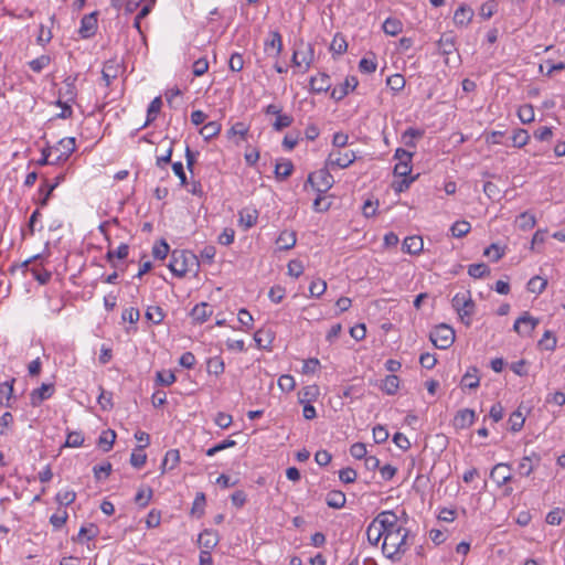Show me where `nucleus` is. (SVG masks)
Instances as JSON below:
<instances>
[{"mask_svg":"<svg viewBox=\"0 0 565 565\" xmlns=\"http://www.w3.org/2000/svg\"><path fill=\"white\" fill-rule=\"evenodd\" d=\"M54 392L53 384L43 383L39 388L33 390L30 394L31 405L39 406L43 401L50 398Z\"/></svg>","mask_w":565,"mask_h":565,"instance_id":"2eb2a0df","label":"nucleus"},{"mask_svg":"<svg viewBox=\"0 0 565 565\" xmlns=\"http://www.w3.org/2000/svg\"><path fill=\"white\" fill-rule=\"evenodd\" d=\"M295 58H300L302 64L306 65V71L309 70L315 60V49L310 43H300V47L295 50Z\"/></svg>","mask_w":565,"mask_h":565,"instance_id":"f3484780","label":"nucleus"},{"mask_svg":"<svg viewBox=\"0 0 565 565\" xmlns=\"http://www.w3.org/2000/svg\"><path fill=\"white\" fill-rule=\"evenodd\" d=\"M320 395V388L318 385H307L298 393L299 403H312L317 401Z\"/></svg>","mask_w":565,"mask_h":565,"instance_id":"393cba45","label":"nucleus"},{"mask_svg":"<svg viewBox=\"0 0 565 565\" xmlns=\"http://www.w3.org/2000/svg\"><path fill=\"white\" fill-rule=\"evenodd\" d=\"M516 224L520 230L529 231L532 230L536 224V218L529 212H523L516 217Z\"/></svg>","mask_w":565,"mask_h":565,"instance_id":"c9c22d12","label":"nucleus"},{"mask_svg":"<svg viewBox=\"0 0 565 565\" xmlns=\"http://www.w3.org/2000/svg\"><path fill=\"white\" fill-rule=\"evenodd\" d=\"M258 213L256 210L244 209L239 212V222L246 228L254 226L257 222Z\"/></svg>","mask_w":565,"mask_h":565,"instance_id":"e433bc0d","label":"nucleus"},{"mask_svg":"<svg viewBox=\"0 0 565 565\" xmlns=\"http://www.w3.org/2000/svg\"><path fill=\"white\" fill-rule=\"evenodd\" d=\"M473 17V10L468 6H460L454 14V22L456 25H467Z\"/></svg>","mask_w":565,"mask_h":565,"instance_id":"5701e85b","label":"nucleus"},{"mask_svg":"<svg viewBox=\"0 0 565 565\" xmlns=\"http://www.w3.org/2000/svg\"><path fill=\"white\" fill-rule=\"evenodd\" d=\"M366 537L371 545L376 546L382 537H384V530H381L375 521L373 520L366 529Z\"/></svg>","mask_w":565,"mask_h":565,"instance_id":"c85d7f7f","label":"nucleus"},{"mask_svg":"<svg viewBox=\"0 0 565 565\" xmlns=\"http://www.w3.org/2000/svg\"><path fill=\"white\" fill-rule=\"evenodd\" d=\"M194 264H196L195 255L174 249L171 253L169 269L177 277H183L190 270V265Z\"/></svg>","mask_w":565,"mask_h":565,"instance_id":"7ed1b4c3","label":"nucleus"},{"mask_svg":"<svg viewBox=\"0 0 565 565\" xmlns=\"http://www.w3.org/2000/svg\"><path fill=\"white\" fill-rule=\"evenodd\" d=\"M310 90L315 94L326 93L331 87L330 76L326 73H320L310 78Z\"/></svg>","mask_w":565,"mask_h":565,"instance_id":"dca6fc26","label":"nucleus"},{"mask_svg":"<svg viewBox=\"0 0 565 565\" xmlns=\"http://www.w3.org/2000/svg\"><path fill=\"white\" fill-rule=\"evenodd\" d=\"M423 238L420 236H408L403 242V252L417 255L423 250Z\"/></svg>","mask_w":565,"mask_h":565,"instance_id":"aec40b11","label":"nucleus"},{"mask_svg":"<svg viewBox=\"0 0 565 565\" xmlns=\"http://www.w3.org/2000/svg\"><path fill=\"white\" fill-rule=\"evenodd\" d=\"M296 233L289 231H282L276 241L279 249L284 250L292 248L296 245Z\"/></svg>","mask_w":565,"mask_h":565,"instance_id":"bb28decb","label":"nucleus"},{"mask_svg":"<svg viewBox=\"0 0 565 565\" xmlns=\"http://www.w3.org/2000/svg\"><path fill=\"white\" fill-rule=\"evenodd\" d=\"M329 167H324L313 173H310L308 177V182L315 188L319 193H324L330 190L334 183V179L332 174L328 170Z\"/></svg>","mask_w":565,"mask_h":565,"instance_id":"423d86ee","label":"nucleus"},{"mask_svg":"<svg viewBox=\"0 0 565 565\" xmlns=\"http://www.w3.org/2000/svg\"><path fill=\"white\" fill-rule=\"evenodd\" d=\"M199 543L206 550L210 551L214 548L217 543L218 539L216 534L211 530H204L200 536H199Z\"/></svg>","mask_w":565,"mask_h":565,"instance_id":"c756f323","label":"nucleus"},{"mask_svg":"<svg viewBox=\"0 0 565 565\" xmlns=\"http://www.w3.org/2000/svg\"><path fill=\"white\" fill-rule=\"evenodd\" d=\"M510 470V463H497L490 471V478L497 483L498 487H503L512 480Z\"/></svg>","mask_w":565,"mask_h":565,"instance_id":"9d476101","label":"nucleus"},{"mask_svg":"<svg viewBox=\"0 0 565 565\" xmlns=\"http://www.w3.org/2000/svg\"><path fill=\"white\" fill-rule=\"evenodd\" d=\"M541 462L540 454L531 451L522 457L519 462L518 471L522 477H529Z\"/></svg>","mask_w":565,"mask_h":565,"instance_id":"1a4fd4ad","label":"nucleus"},{"mask_svg":"<svg viewBox=\"0 0 565 565\" xmlns=\"http://www.w3.org/2000/svg\"><path fill=\"white\" fill-rule=\"evenodd\" d=\"M14 383L15 379L13 377L0 384V404L9 408L12 407L11 399L13 397Z\"/></svg>","mask_w":565,"mask_h":565,"instance_id":"6ab92c4d","label":"nucleus"},{"mask_svg":"<svg viewBox=\"0 0 565 565\" xmlns=\"http://www.w3.org/2000/svg\"><path fill=\"white\" fill-rule=\"evenodd\" d=\"M468 274L472 277V278H483L486 277L487 275L490 274V268L487 264L484 263H479V264H471L469 267H468Z\"/></svg>","mask_w":565,"mask_h":565,"instance_id":"c03bdc74","label":"nucleus"},{"mask_svg":"<svg viewBox=\"0 0 565 565\" xmlns=\"http://www.w3.org/2000/svg\"><path fill=\"white\" fill-rule=\"evenodd\" d=\"M408 539L409 530L403 526L398 530H394V532L386 533L382 544L383 554L392 561L399 559L412 545Z\"/></svg>","mask_w":565,"mask_h":565,"instance_id":"f257e3e1","label":"nucleus"},{"mask_svg":"<svg viewBox=\"0 0 565 565\" xmlns=\"http://www.w3.org/2000/svg\"><path fill=\"white\" fill-rule=\"evenodd\" d=\"M119 64L115 60H109L105 62L102 77L105 81L106 86H109L111 81L118 76Z\"/></svg>","mask_w":565,"mask_h":565,"instance_id":"4be33fe9","label":"nucleus"},{"mask_svg":"<svg viewBox=\"0 0 565 565\" xmlns=\"http://www.w3.org/2000/svg\"><path fill=\"white\" fill-rule=\"evenodd\" d=\"M294 171V164L291 161L287 160L282 163H277L275 167V174L277 179L284 180L291 175Z\"/></svg>","mask_w":565,"mask_h":565,"instance_id":"a18cd8bd","label":"nucleus"},{"mask_svg":"<svg viewBox=\"0 0 565 565\" xmlns=\"http://www.w3.org/2000/svg\"><path fill=\"white\" fill-rule=\"evenodd\" d=\"M51 62V57L49 55H41L32 61L29 62L30 68L35 72L40 73L44 67H46Z\"/></svg>","mask_w":565,"mask_h":565,"instance_id":"13d9d810","label":"nucleus"},{"mask_svg":"<svg viewBox=\"0 0 565 565\" xmlns=\"http://www.w3.org/2000/svg\"><path fill=\"white\" fill-rule=\"evenodd\" d=\"M294 122V118L287 114H278L276 116L275 121L273 122V128L276 131H281L285 128H288Z\"/></svg>","mask_w":565,"mask_h":565,"instance_id":"de8ad7c7","label":"nucleus"},{"mask_svg":"<svg viewBox=\"0 0 565 565\" xmlns=\"http://www.w3.org/2000/svg\"><path fill=\"white\" fill-rule=\"evenodd\" d=\"M387 86L395 93L401 92L405 86V78L401 74H393L386 79Z\"/></svg>","mask_w":565,"mask_h":565,"instance_id":"8fccbe9b","label":"nucleus"},{"mask_svg":"<svg viewBox=\"0 0 565 565\" xmlns=\"http://www.w3.org/2000/svg\"><path fill=\"white\" fill-rule=\"evenodd\" d=\"M84 443V436L81 431H71L67 434L65 447H79Z\"/></svg>","mask_w":565,"mask_h":565,"instance_id":"0e129e2a","label":"nucleus"},{"mask_svg":"<svg viewBox=\"0 0 565 565\" xmlns=\"http://www.w3.org/2000/svg\"><path fill=\"white\" fill-rule=\"evenodd\" d=\"M546 285H547L546 279H544L540 276H534L527 282V290L532 294L540 295L544 291V289L546 288Z\"/></svg>","mask_w":565,"mask_h":565,"instance_id":"79ce46f5","label":"nucleus"},{"mask_svg":"<svg viewBox=\"0 0 565 565\" xmlns=\"http://www.w3.org/2000/svg\"><path fill=\"white\" fill-rule=\"evenodd\" d=\"M359 84L355 76H348L344 82L339 86L334 87L330 94L331 98L335 102L342 100L350 90H354Z\"/></svg>","mask_w":565,"mask_h":565,"instance_id":"4468645a","label":"nucleus"},{"mask_svg":"<svg viewBox=\"0 0 565 565\" xmlns=\"http://www.w3.org/2000/svg\"><path fill=\"white\" fill-rule=\"evenodd\" d=\"M221 124L217 122V121H210L207 124H205L201 129H200V135L205 139V140H210L211 138L217 136L221 131Z\"/></svg>","mask_w":565,"mask_h":565,"instance_id":"58836bf2","label":"nucleus"},{"mask_svg":"<svg viewBox=\"0 0 565 565\" xmlns=\"http://www.w3.org/2000/svg\"><path fill=\"white\" fill-rule=\"evenodd\" d=\"M147 320L151 321L154 324H159L162 322L164 318L163 310L158 306L148 307L146 311Z\"/></svg>","mask_w":565,"mask_h":565,"instance_id":"09e8293b","label":"nucleus"},{"mask_svg":"<svg viewBox=\"0 0 565 565\" xmlns=\"http://www.w3.org/2000/svg\"><path fill=\"white\" fill-rule=\"evenodd\" d=\"M452 308L457 311L461 322L469 327L471 317L475 313L476 303L473 302L469 291L458 292L451 300Z\"/></svg>","mask_w":565,"mask_h":565,"instance_id":"f03ea898","label":"nucleus"},{"mask_svg":"<svg viewBox=\"0 0 565 565\" xmlns=\"http://www.w3.org/2000/svg\"><path fill=\"white\" fill-rule=\"evenodd\" d=\"M403 30V23L396 18H387L383 23V31L387 35H397Z\"/></svg>","mask_w":565,"mask_h":565,"instance_id":"72a5a7b5","label":"nucleus"},{"mask_svg":"<svg viewBox=\"0 0 565 565\" xmlns=\"http://www.w3.org/2000/svg\"><path fill=\"white\" fill-rule=\"evenodd\" d=\"M345 502V494L340 490H331L327 493L326 503L332 509H341Z\"/></svg>","mask_w":565,"mask_h":565,"instance_id":"a878e982","label":"nucleus"},{"mask_svg":"<svg viewBox=\"0 0 565 565\" xmlns=\"http://www.w3.org/2000/svg\"><path fill=\"white\" fill-rule=\"evenodd\" d=\"M205 494L203 492H199L195 495V499L192 504L191 514L196 515L198 518H201L204 513V507H205Z\"/></svg>","mask_w":565,"mask_h":565,"instance_id":"49530a36","label":"nucleus"},{"mask_svg":"<svg viewBox=\"0 0 565 565\" xmlns=\"http://www.w3.org/2000/svg\"><path fill=\"white\" fill-rule=\"evenodd\" d=\"M483 192L491 200H500L501 199V189L493 182H486L483 185Z\"/></svg>","mask_w":565,"mask_h":565,"instance_id":"e2e57ef3","label":"nucleus"},{"mask_svg":"<svg viewBox=\"0 0 565 565\" xmlns=\"http://www.w3.org/2000/svg\"><path fill=\"white\" fill-rule=\"evenodd\" d=\"M398 387L399 379L394 374L387 375L381 385L382 391L388 395H394L398 391Z\"/></svg>","mask_w":565,"mask_h":565,"instance_id":"f704fd0d","label":"nucleus"},{"mask_svg":"<svg viewBox=\"0 0 565 565\" xmlns=\"http://www.w3.org/2000/svg\"><path fill=\"white\" fill-rule=\"evenodd\" d=\"M524 422H525V418L523 417L521 412H519V411L513 412L509 418L510 429L513 433L521 430L524 425Z\"/></svg>","mask_w":565,"mask_h":565,"instance_id":"5fc2aeb1","label":"nucleus"},{"mask_svg":"<svg viewBox=\"0 0 565 565\" xmlns=\"http://www.w3.org/2000/svg\"><path fill=\"white\" fill-rule=\"evenodd\" d=\"M498 10V2L495 0H489L484 2L480 8V15L488 20L490 19Z\"/></svg>","mask_w":565,"mask_h":565,"instance_id":"680f3d73","label":"nucleus"},{"mask_svg":"<svg viewBox=\"0 0 565 565\" xmlns=\"http://www.w3.org/2000/svg\"><path fill=\"white\" fill-rule=\"evenodd\" d=\"M518 116L523 124H530L534 120V108L532 105L526 104L519 108Z\"/></svg>","mask_w":565,"mask_h":565,"instance_id":"3c124183","label":"nucleus"},{"mask_svg":"<svg viewBox=\"0 0 565 565\" xmlns=\"http://www.w3.org/2000/svg\"><path fill=\"white\" fill-rule=\"evenodd\" d=\"M147 461V455L142 450H138V447L132 451L130 456V463L132 467L140 469Z\"/></svg>","mask_w":565,"mask_h":565,"instance_id":"69168bd1","label":"nucleus"},{"mask_svg":"<svg viewBox=\"0 0 565 565\" xmlns=\"http://www.w3.org/2000/svg\"><path fill=\"white\" fill-rule=\"evenodd\" d=\"M327 290V282L322 279L312 280L309 286V292L311 297H320Z\"/></svg>","mask_w":565,"mask_h":565,"instance_id":"bf43d9fd","label":"nucleus"},{"mask_svg":"<svg viewBox=\"0 0 565 565\" xmlns=\"http://www.w3.org/2000/svg\"><path fill=\"white\" fill-rule=\"evenodd\" d=\"M53 150L52 166L65 162L76 149L74 137H66L61 139L55 146H50Z\"/></svg>","mask_w":565,"mask_h":565,"instance_id":"39448f33","label":"nucleus"},{"mask_svg":"<svg viewBox=\"0 0 565 565\" xmlns=\"http://www.w3.org/2000/svg\"><path fill=\"white\" fill-rule=\"evenodd\" d=\"M152 498V489L151 488H148V489H140L136 497H135V502L136 504H138L140 508H145L148 505V503L150 502Z\"/></svg>","mask_w":565,"mask_h":565,"instance_id":"052dcab7","label":"nucleus"},{"mask_svg":"<svg viewBox=\"0 0 565 565\" xmlns=\"http://www.w3.org/2000/svg\"><path fill=\"white\" fill-rule=\"evenodd\" d=\"M347 50H348V43H347L345 38L342 34L337 33L333 36V40L330 44V51L333 54L341 55V54L345 53Z\"/></svg>","mask_w":565,"mask_h":565,"instance_id":"4c0bfd02","label":"nucleus"},{"mask_svg":"<svg viewBox=\"0 0 565 565\" xmlns=\"http://www.w3.org/2000/svg\"><path fill=\"white\" fill-rule=\"evenodd\" d=\"M97 31V12L86 14L81 20V26L78 30L79 35L83 39H89L95 35Z\"/></svg>","mask_w":565,"mask_h":565,"instance_id":"ddd939ff","label":"nucleus"},{"mask_svg":"<svg viewBox=\"0 0 565 565\" xmlns=\"http://www.w3.org/2000/svg\"><path fill=\"white\" fill-rule=\"evenodd\" d=\"M224 362L220 356H213L207 360L206 370L209 374L220 375L224 372Z\"/></svg>","mask_w":565,"mask_h":565,"instance_id":"37998d69","label":"nucleus"},{"mask_svg":"<svg viewBox=\"0 0 565 565\" xmlns=\"http://www.w3.org/2000/svg\"><path fill=\"white\" fill-rule=\"evenodd\" d=\"M541 349L553 351L556 348V337L551 331H545L542 339L539 341Z\"/></svg>","mask_w":565,"mask_h":565,"instance_id":"864d4df0","label":"nucleus"},{"mask_svg":"<svg viewBox=\"0 0 565 565\" xmlns=\"http://www.w3.org/2000/svg\"><path fill=\"white\" fill-rule=\"evenodd\" d=\"M264 50L269 56L278 57L282 51V39L278 31H270L265 40Z\"/></svg>","mask_w":565,"mask_h":565,"instance_id":"f8f14e48","label":"nucleus"},{"mask_svg":"<svg viewBox=\"0 0 565 565\" xmlns=\"http://www.w3.org/2000/svg\"><path fill=\"white\" fill-rule=\"evenodd\" d=\"M355 153L353 151H332L327 160V167L344 169L349 167L355 160Z\"/></svg>","mask_w":565,"mask_h":565,"instance_id":"0eeeda50","label":"nucleus"},{"mask_svg":"<svg viewBox=\"0 0 565 565\" xmlns=\"http://www.w3.org/2000/svg\"><path fill=\"white\" fill-rule=\"evenodd\" d=\"M475 417H476V414L472 409H469V408L460 409L454 418V426L457 429H466L473 424Z\"/></svg>","mask_w":565,"mask_h":565,"instance_id":"a211bd4d","label":"nucleus"},{"mask_svg":"<svg viewBox=\"0 0 565 565\" xmlns=\"http://www.w3.org/2000/svg\"><path fill=\"white\" fill-rule=\"evenodd\" d=\"M53 191H54V185H49V180L43 179L42 185L39 189L40 199L36 201V203L41 207L46 206Z\"/></svg>","mask_w":565,"mask_h":565,"instance_id":"7c9ffc66","label":"nucleus"},{"mask_svg":"<svg viewBox=\"0 0 565 565\" xmlns=\"http://www.w3.org/2000/svg\"><path fill=\"white\" fill-rule=\"evenodd\" d=\"M539 324V320L531 317L529 312H524L519 317L513 326V330L521 335H529Z\"/></svg>","mask_w":565,"mask_h":565,"instance_id":"9b49d317","label":"nucleus"},{"mask_svg":"<svg viewBox=\"0 0 565 565\" xmlns=\"http://www.w3.org/2000/svg\"><path fill=\"white\" fill-rule=\"evenodd\" d=\"M161 106V97H156L152 99V102L148 106L147 119L142 127L149 126L156 119L157 115L160 113Z\"/></svg>","mask_w":565,"mask_h":565,"instance_id":"473e14b6","label":"nucleus"},{"mask_svg":"<svg viewBox=\"0 0 565 565\" xmlns=\"http://www.w3.org/2000/svg\"><path fill=\"white\" fill-rule=\"evenodd\" d=\"M278 386L284 392H291L296 386L295 379L289 374H284L278 379Z\"/></svg>","mask_w":565,"mask_h":565,"instance_id":"774afa93","label":"nucleus"},{"mask_svg":"<svg viewBox=\"0 0 565 565\" xmlns=\"http://www.w3.org/2000/svg\"><path fill=\"white\" fill-rule=\"evenodd\" d=\"M129 246L125 243L120 244L116 249H109L106 254V258L109 263L115 266L114 258L125 259L128 256Z\"/></svg>","mask_w":565,"mask_h":565,"instance_id":"ea45409f","label":"nucleus"},{"mask_svg":"<svg viewBox=\"0 0 565 565\" xmlns=\"http://www.w3.org/2000/svg\"><path fill=\"white\" fill-rule=\"evenodd\" d=\"M170 247L164 239L156 243L152 248V255L157 259H164L169 254Z\"/></svg>","mask_w":565,"mask_h":565,"instance_id":"4d7b16f0","label":"nucleus"},{"mask_svg":"<svg viewBox=\"0 0 565 565\" xmlns=\"http://www.w3.org/2000/svg\"><path fill=\"white\" fill-rule=\"evenodd\" d=\"M462 387H467L470 390H476L480 385V377L478 375V369L476 366H471L465 373L460 382Z\"/></svg>","mask_w":565,"mask_h":565,"instance_id":"412c9836","label":"nucleus"},{"mask_svg":"<svg viewBox=\"0 0 565 565\" xmlns=\"http://www.w3.org/2000/svg\"><path fill=\"white\" fill-rule=\"evenodd\" d=\"M529 139L530 135L527 134V131L521 128L514 130L512 136L513 146L516 148L524 147L527 143Z\"/></svg>","mask_w":565,"mask_h":565,"instance_id":"6e6d98bb","label":"nucleus"},{"mask_svg":"<svg viewBox=\"0 0 565 565\" xmlns=\"http://www.w3.org/2000/svg\"><path fill=\"white\" fill-rule=\"evenodd\" d=\"M375 523L384 530V536L388 532H394L402 527L397 524V515L393 511H382L374 519Z\"/></svg>","mask_w":565,"mask_h":565,"instance_id":"6e6552de","label":"nucleus"},{"mask_svg":"<svg viewBox=\"0 0 565 565\" xmlns=\"http://www.w3.org/2000/svg\"><path fill=\"white\" fill-rule=\"evenodd\" d=\"M75 78L68 76L65 81V92L61 93V96L64 97L67 102H74L76 97V87H75Z\"/></svg>","mask_w":565,"mask_h":565,"instance_id":"603ef678","label":"nucleus"},{"mask_svg":"<svg viewBox=\"0 0 565 565\" xmlns=\"http://www.w3.org/2000/svg\"><path fill=\"white\" fill-rule=\"evenodd\" d=\"M116 433L113 429L104 430L98 438V446L104 451H109L115 443Z\"/></svg>","mask_w":565,"mask_h":565,"instance_id":"2f4dec72","label":"nucleus"},{"mask_svg":"<svg viewBox=\"0 0 565 565\" xmlns=\"http://www.w3.org/2000/svg\"><path fill=\"white\" fill-rule=\"evenodd\" d=\"M471 225L467 221H457L451 227L450 232L454 237L460 238L466 236L470 232Z\"/></svg>","mask_w":565,"mask_h":565,"instance_id":"a19ab883","label":"nucleus"},{"mask_svg":"<svg viewBox=\"0 0 565 565\" xmlns=\"http://www.w3.org/2000/svg\"><path fill=\"white\" fill-rule=\"evenodd\" d=\"M455 330L446 323L436 326L429 333V340L440 350L450 348L455 342Z\"/></svg>","mask_w":565,"mask_h":565,"instance_id":"20e7f679","label":"nucleus"},{"mask_svg":"<svg viewBox=\"0 0 565 565\" xmlns=\"http://www.w3.org/2000/svg\"><path fill=\"white\" fill-rule=\"evenodd\" d=\"M76 499V493L73 490H63L57 492L56 501L63 505L72 504Z\"/></svg>","mask_w":565,"mask_h":565,"instance_id":"338daca9","label":"nucleus"},{"mask_svg":"<svg viewBox=\"0 0 565 565\" xmlns=\"http://www.w3.org/2000/svg\"><path fill=\"white\" fill-rule=\"evenodd\" d=\"M212 315L211 306L206 302H201L194 306L191 311V317L199 323L205 322Z\"/></svg>","mask_w":565,"mask_h":565,"instance_id":"b1692460","label":"nucleus"},{"mask_svg":"<svg viewBox=\"0 0 565 565\" xmlns=\"http://www.w3.org/2000/svg\"><path fill=\"white\" fill-rule=\"evenodd\" d=\"M180 461V452L178 449H170L167 451L161 463L162 473L167 470H172Z\"/></svg>","mask_w":565,"mask_h":565,"instance_id":"cd10ccee","label":"nucleus"}]
</instances>
